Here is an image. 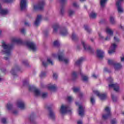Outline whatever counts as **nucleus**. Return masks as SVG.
<instances>
[{
    "label": "nucleus",
    "instance_id": "a211bd4d",
    "mask_svg": "<svg viewBox=\"0 0 124 124\" xmlns=\"http://www.w3.org/2000/svg\"><path fill=\"white\" fill-rule=\"evenodd\" d=\"M61 114H71L72 110L70 109H61L60 110Z\"/></svg>",
    "mask_w": 124,
    "mask_h": 124
},
{
    "label": "nucleus",
    "instance_id": "b1692460",
    "mask_svg": "<svg viewBox=\"0 0 124 124\" xmlns=\"http://www.w3.org/2000/svg\"><path fill=\"white\" fill-rule=\"evenodd\" d=\"M84 61H85V58H84L83 57H81L75 62V65H80V64L82 63V62H83Z\"/></svg>",
    "mask_w": 124,
    "mask_h": 124
},
{
    "label": "nucleus",
    "instance_id": "ddd939ff",
    "mask_svg": "<svg viewBox=\"0 0 124 124\" xmlns=\"http://www.w3.org/2000/svg\"><path fill=\"white\" fill-rule=\"evenodd\" d=\"M117 48V45L116 44H112L110 46L111 50L108 51V54L111 55V54H114L116 52V48Z\"/></svg>",
    "mask_w": 124,
    "mask_h": 124
},
{
    "label": "nucleus",
    "instance_id": "5701e85b",
    "mask_svg": "<svg viewBox=\"0 0 124 124\" xmlns=\"http://www.w3.org/2000/svg\"><path fill=\"white\" fill-rule=\"evenodd\" d=\"M17 105L20 109H25V103L22 102H17Z\"/></svg>",
    "mask_w": 124,
    "mask_h": 124
},
{
    "label": "nucleus",
    "instance_id": "6e6552de",
    "mask_svg": "<svg viewBox=\"0 0 124 124\" xmlns=\"http://www.w3.org/2000/svg\"><path fill=\"white\" fill-rule=\"evenodd\" d=\"M58 60L60 62H64L65 63H68V59L64 58V54L63 52H61L58 55Z\"/></svg>",
    "mask_w": 124,
    "mask_h": 124
},
{
    "label": "nucleus",
    "instance_id": "e433bc0d",
    "mask_svg": "<svg viewBox=\"0 0 124 124\" xmlns=\"http://www.w3.org/2000/svg\"><path fill=\"white\" fill-rule=\"evenodd\" d=\"M14 0H2L1 1L4 3H11Z\"/></svg>",
    "mask_w": 124,
    "mask_h": 124
},
{
    "label": "nucleus",
    "instance_id": "49530a36",
    "mask_svg": "<svg viewBox=\"0 0 124 124\" xmlns=\"http://www.w3.org/2000/svg\"><path fill=\"white\" fill-rule=\"evenodd\" d=\"M111 98H112V99L113 100V101H117V97H115L114 94H111Z\"/></svg>",
    "mask_w": 124,
    "mask_h": 124
},
{
    "label": "nucleus",
    "instance_id": "f704fd0d",
    "mask_svg": "<svg viewBox=\"0 0 124 124\" xmlns=\"http://www.w3.org/2000/svg\"><path fill=\"white\" fill-rule=\"evenodd\" d=\"M107 1V0H100V5L101 7H104L105 6V3Z\"/></svg>",
    "mask_w": 124,
    "mask_h": 124
},
{
    "label": "nucleus",
    "instance_id": "58836bf2",
    "mask_svg": "<svg viewBox=\"0 0 124 124\" xmlns=\"http://www.w3.org/2000/svg\"><path fill=\"white\" fill-rule=\"evenodd\" d=\"M90 102L92 105H94L95 104V100H94V98L91 97L90 98Z\"/></svg>",
    "mask_w": 124,
    "mask_h": 124
},
{
    "label": "nucleus",
    "instance_id": "393cba45",
    "mask_svg": "<svg viewBox=\"0 0 124 124\" xmlns=\"http://www.w3.org/2000/svg\"><path fill=\"white\" fill-rule=\"evenodd\" d=\"M79 73L81 75L83 81H88L89 78L87 76H84V75H83V73H82V72H81V70L79 71Z\"/></svg>",
    "mask_w": 124,
    "mask_h": 124
},
{
    "label": "nucleus",
    "instance_id": "c9c22d12",
    "mask_svg": "<svg viewBox=\"0 0 124 124\" xmlns=\"http://www.w3.org/2000/svg\"><path fill=\"white\" fill-rule=\"evenodd\" d=\"M110 22L111 24H112L114 25L116 23V21H115V18L112 16H110Z\"/></svg>",
    "mask_w": 124,
    "mask_h": 124
},
{
    "label": "nucleus",
    "instance_id": "423d86ee",
    "mask_svg": "<svg viewBox=\"0 0 124 124\" xmlns=\"http://www.w3.org/2000/svg\"><path fill=\"white\" fill-rule=\"evenodd\" d=\"M29 90L30 92H31L32 91H33L34 92V93L35 95V96H38L39 95H40V92L39 91V90L36 89V87H35V86H31L29 85Z\"/></svg>",
    "mask_w": 124,
    "mask_h": 124
},
{
    "label": "nucleus",
    "instance_id": "864d4df0",
    "mask_svg": "<svg viewBox=\"0 0 124 124\" xmlns=\"http://www.w3.org/2000/svg\"><path fill=\"white\" fill-rule=\"evenodd\" d=\"M67 100L69 102H71V100H72V97L71 96H68L67 97Z\"/></svg>",
    "mask_w": 124,
    "mask_h": 124
},
{
    "label": "nucleus",
    "instance_id": "bf43d9fd",
    "mask_svg": "<svg viewBox=\"0 0 124 124\" xmlns=\"http://www.w3.org/2000/svg\"><path fill=\"white\" fill-rule=\"evenodd\" d=\"M60 109H67V108L64 106H63V105H62Z\"/></svg>",
    "mask_w": 124,
    "mask_h": 124
},
{
    "label": "nucleus",
    "instance_id": "cd10ccee",
    "mask_svg": "<svg viewBox=\"0 0 124 124\" xmlns=\"http://www.w3.org/2000/svg\"><path fill=\"white\" fill-rule=\"evenodd\" d=\"M47 89L48 90H50V91H56L57 90V86H56V85H50L48 86L47 87Z\"/></svg>",
    "mask_w": 124,
    "mask_h": 124
},
{
    "label": "nucleus",
    "instance_id": "e2e57ef3",
    "mask_svg": "<svg viewBox=\"0 0 124 124\" xmlns=\"http://www.w3.org/2000/svg\"><path fill=\"white\" fill-rule=\"evenodd\" d=\"M99 34V37H100V38H101V39H103V37L102 36H101V34H100V33H98Z\"/></svg>",
    "mask_w": 124,
    "mask_h": 124
},
{
    "label": "nucleus",
    "instance_id": "7ed1b4c3",
    "mask_svg": "<svg viewBox=\"0 0 124 124\" xmlns=\"http://www.w3.org/2000/svg\"><path fill=\"white\" fill-rule=\"evenodd\" d=\"M108 63L109 65H113L115 70H119L122 68V64L120 63H116V62L113 60L108 59Z\"/></svg>",
    "mask_w": 124,
    "mask_h": 124
},
{
    "label": "nucleus",
    "instance_id": "c85d7f7f",
    "mask_svg": "<svg viewBox=\"0 0 124 124\" xmlns=\"http://www.w3.org/2000/svg\"><path fill=\"white\" fill-rule=\"evenodd\" d=\"M78 115L80 116V117H83L84 115H85V110L84 109H79L78 110Z\"/></svg>",
    "mask_w": 124,
    "mask_h": 124
},
{
    "label": "nucleus",
    "instance_id": "f03ea898",
    "mask_svg": "<svg viewBox=\"0 0 124 124\" xmlns=\"http://www.w3.org/2000/svg\"><path fill=\"white\" fill-rule=\"evenodd\" d=\"M1 46L3 49V50L2 51L3 54L8 56V57H4V59L5 61H8V60H9L10 55H11V51L12 50V49H13V45H6L4 42H2Z\"/></svg>",
    "mask_w": 124,
    "mask_h": 124
},
{
    "label": "nucleus",
    "instance_id": "2eb2a0df",
    "mask_svg": "<svg viewBox=\"0 0 124 124\" xmlns=\"http://www.w3.org/2000/svg\"><path fill=\"white\" fill-rule=\"evenodd\" d=\"M41 19H42V16H41V15H38L37 16V18H36V20L34 23L36 27H38V26H39Z\"/></svg>",
    "mask_w": 124,
    "mask_h": 124
},
{
    "label": "nucleus",
    "instance_id": "f8f14e48",
    "mask_svg": "<svg viewBox=\"0 0 124 124\" xmlns=\"http://www.w3.org/2000/svg\"><path fill=\"white\" fill-rule=\"evenodd\" d=\"M108 87L109 88H113L114 91L117 92H119V90H120L119 84L117 83L109 84Z\"/></svg>",
    "mask_w": 124,
    "mask_h": 124
},
{
    "label": "nucleus",
    "instance_id": "1a4fd4ad",
    "mask_svg": "<svg viewBox=\"0 0 124 124\" xmlns=\"http://www.w3.org/2000/svg\"><path fill=\"white\" fill-rule=\"evenodd\" d=\"M81 44L83 45L84 50L89 51L90 53H93V51L92 47H91L90 46L86 45L84 41L81 42Z\"/></svg>",
    "mask_w": 124,
    "mask_h": 124
},
{
    "label": "nucleus",
    "instance_id": "4468645a",
    "mask_svg": "<svg viewBox=\"0 0 124 124\" xmlns=\"http://www.w3.org/2000/svg\"><path fill=\"white\" fill-rule=\"evenodd\" d=\"M96 55L99 59H103V57H104V52L100 49H97Z\"/></svg>",
    "mask_w": 124,
    "mask_h": 124
},
{
    "label": "nucleus",
    "instance_id": "052dcab7",
    "mask_svg": "<svg viewBox=\"0 0 124 124\" xmlns=\"http://www.w3.org/2000/svg\"><path fill=\"white\" fill-rule=\"evenodd\" d=\"M105 40L107 41V40H110V36H107L106 38L105 39Z\"/></svg>",
    "mask_w": 124,
    "mask_h": 124
},
{
    "label": "nucleus",
    "instance_id": "9b49d317",
    "mask_svg": "<svg viewBox=\"0 0 124 124\" xmlns=\"http://www.w3.org/2000/svg\"><path fill=\"white\" fill-rule=\"evenodd\" d=\"M27 0H21L20 1V9L21 11L25 10L27 7Z\"/></svg>",
    "mask_w": 124,
    "mask_h": 124
},
{
    "label": "nucleus",
    "instance_id": "c03bdc74",
    "mask_svg": "<svg viewBox=\"0 0 124 124\" xmlns=\"http://www.w3.org/2000/svg\"><path fill=\"white\" fill-rule=\"evenodd\" d=\"M110 123L111 124H116L118 122L116 119H113L111 120Z\"/></svg>",
    "mask_w": 124,
    "mask_h": 124
},
{
    "label": "nucleus",
    "instance_id": "473e14b6",
    "mask_svg": "<svg viewBox=\"0 0 124 124\" xmlns=\"http://www.w3.org/2000/svg\"><path fill=\"white\" fill-rule=\"evenodd\" d=\"M77 75L78 74L76 72H73L72 73V77L73 78V80H75V79H77Z\"/></svg>",
    "mask_w": 124,
    "mask_h": 124
},
{
    "label": "nucleus",
    "instance_id": "9d476101",
    "mask_svg": "<svg viewBox=\"0 0 124 124\" xmlns=\"http://www.w3.org/2000/svg\"><path fill=\"white\" fill-rule=\"evenodd\" d=\"M19 70H20L19 66L18 65H16L14 67L12 68L11 73L13 75V76H17V74H16L15 71H19Z\"/></svg>",
    "mask_w": 124,
    "mask_h": 124
},
{
    "label": "nucleus",
    "instance_id": "13d9d810",
    "mask_svg": "<svg viewBox=\"0 0 124 124\" xmlns=\"http://www.w3.org/2000/svg\"><path fill=\"white\" fill-rule=\"evenodd\" d=\"M114 41H115V42H119V41H120V39L117 38L116 37H114Z\"/></svg>",
    "mask_w": 124,
    "mask_h": 124
},
{
    "label": "nucleus",
    "instance_id": "6e6d98bb",
    "mask_svg": "<svg viewBox=\"0 0 124 124\" xmlns=\"http://www.w3.org/2000/svg\"><path fill=\"white\" fill-rule=\"evenodd\" d=\"M73 6H74V7H78L79 6L77 4V2H74L73 3Z\"/></svg>",
    "mask_w": 124,
    "mask_h": 124
},
{
    "label": "nucleus",
    "instance_id": "4c0bfd02",
    "mask_svg": "<svg viewBox=\"0 0 124 124\" xmlns=\"http://www.w3.org/2000/svg\"><path fill=\"white\" fill-rule=\"evenodd\" d=\"M7 109H12L13 107V105L11 103H8L6 106Z\"/></svg>",
    "mask_w": 124,
    "mask_h": 124
},
{
    "label": "nucleus",
    "instance_id": "c756f323",
    "mask_svg": "<svg viewBox=\"0 0 124 124\" xmlns=\"http://www.w3.org/2000/svg\"><path fill=\"white\" fill-rule=\"evenodd\" d=\"M89 17L91 19H95L96 18V13L92 12L90 15Z\"/></svg>",
    "mask_w": 124,
    "mask_h": 124
},
{
    "label": "nucleus",
    "instance_id": "2f4dec72",
    "mask_svg": "<svg viewBox=\"0 0 124 124\" xmlns=\"http://www.w3.org/2000/svg\"><path fill=\"white\" fill-rule=\"evenodd\" d=\"M84 29L85 31H87V32L89 33H90V32L92 31V29H90L89 26L87 25H84Z\"/></svg>",
    "mask_w": 124,
    "mask_h": 124
},
{
    "label": "nucleus",
    "instance_id": "dca6fc26",
    "mask_svg": "<svg viewBox=\"0 0 124 124\" xmlns=\"http://www.w3.org/2000/svg\"><path fill=\"white\" fill-rule=\"evenodd\" d=\"M48 116L52 120H54V119L56 118L55 112L53 111V110L52 109L48 110Z\"/></svg>",
    "mask_w": 124,
    "mask_h": 124
},
{
    "label": "nucleus",
    "instance_id": "603ef678",
    "mask_svg": "<svg viewBox=\"0 0 124 124\" xmlns=\"http://www.w3.org/2000/svg\"><path fill=\"white\" fill-rule=\"evenodd\" d=\"M107 80L108 82H109V83H112V82H113V78H112L111 77H109L107 79Z\"/></svg>",
    "mask_w": 124,
    "mask_h": 124
},
{
    "label": "nucleus",
    "instance_id": "72a5a7b5",
    "mask_svg": "<svg viewBox=\"0 0 124 124\" xmlns=\"http://www.w3.org/2000/svg\"><path fill=\"white\" fill-rule=\"evenodd\" d=\"M9 111L13 112V114L15 115H17L19 113V110L16 109H9Z\"/></svg>",
    "mask_w": 124,
    "mask_h": 124
},
{
    "label": "nucleus",
    "instance_id": "4d7b16f0",
    "mask_svg": "<svg viewBox=\"0 0 124 124\" xmlns=\"http://www.w3.org/2000/svg\"><path fill=\"white\" fill-rule=\"evenodd\" d=\"M29 82L27 80H24L23 81V85L24 86H26V85H28Z\"/></svg>",
    "mask_w": 124,
    "mask_h": 124
},
{
    "label": "nucleus",
    "instance_id": "7c9ffc66",
    "mask_svg": "<svg viewBox=\"0 0 124 124\" xmlns=\"http://www.w3.org/2000/svg\"><path fill=\"white\" fill-rule=\"evenodd\" d=\"M1 122L3 124H7V123H8V120H7V118L6 117H2L1 118Z\"/></svg>",
    "mask_w": 124,
    "mask_h": 124
},
{
    "label": "nucleus",
    "instance_id": "aec40b11",
    "mask_svg": "<svg viewBox=\"0 0 124 124\" xmlns=\"http://www.w3.org/2000/svg\"><path fill=\"white\" fill-rule=\"evenodd\" d=\"M116 6H117L118 12L120 13H123L124 12V9L121 6V3L120 2H116Z\"/></svg>",
    "mask_w": 124,
    "mask_h": 124
},
{
    "label": "nucleus",
    "instance_id": "69168bd1",
    "mask_svg": "<svg viewBox=\"0 0 124 124\" xmlns=\"http://www.w3.org/2000/svg\"><path fill=\"white\" fill-rule=\"evenodd\" d=\"M105 109H110V107H109V106H106V107L105 108Z\"/></svg>",
    "mask_w": 124,
    "mask_h": 124
},
{
    "label": "nucleus",
    "instance_id": "0e129e2a",
    "mask_svg": "<svg viewBox=\"0 0 124 124\" xmlns=\"http://www.w3.org/2000/svg\"><path fill=\"white\" fill-rule=\"evenodd\" d=\"M92 77L95 79H96V78H97V77L94 74L92 75Z\"/></svg>",
    "mask_w": 124,
    "mask_h": 124
},
{
    "label": "nucleus",
    "instance_id": "774afa93",
    "mask_svg": "<svg viewBox=\"0 0 124 124\" xmlns=\"http://www.w3.org/2000/svg\"><path fill=\"white\" fill-rule=\"evenodd\" d=\"M121 62H124V57L121 58Z\"/></svg>",
    "mask_w": 124,
    "mask_h": 124
},
{
    "label": "nucleus",
    "instance_id": "412c9836",
    "mask_svg": "<svg viewBox=\"0 0 124 124\" xmlns=\"http://www.w3.org/2000/svg\"><path fill=\"white\" fill-rule=\"evenodd\" d=\"M52 28L53 29V32L56 33L57 32L58 30L60 29V25H59V24H55L53 25Z\"/></svg>",
    "mask_w": 124,
    "mask_h": 124
},
{
    "label": "nucleus",
    "instance_id": "6ab92c4d",
    "mask_svg": "<svg viewBox=\"0 0 124 124\" xmlns=\"http://www.w3.org/2000/svg\"><path fill=\"white\" fill-rule=\"evenodd\" d=\"M60 33L62 35V36H65V35H67V34H68L67 30H66V28H62L61 30Z\"/></svg>",
    "mask_w": 124,
    "mask_h": 124
},
{
    "label": "nucleus",
    "instance_id": "39448f33",
    "mask_svg": "<svg viewBox=\"0 0 124 124\" xmlns=\"http://www.w3.org/2000/svg\"><path fill=\"white\" fill-rule=\"evenodd\" d=\"M111 117V112L110 109H105L104 113L102 115V119L103 120H107Z\"/></svg>",
    "mask_w": 124,
    "mask_h": 124
},
{
    "label": "nucleus",
    "instance_id": "338daca9",
    "mask_svg": "<svg viewBox=\"0 0 124 124\" xmlns=\"http://www.w3.org/2000/svg\"><path fill=\"white\" fill-rule=\"evenodd\" d=\"M78 109H83V107L82 106H79Z\"/></svg>",
    "mask_w": 124,
    "mask_h": 124
},
{
    "label": "nucleus",
    "instance_id": "09e8293b",
    "mask_svg": "<svg viewBox=\"0 0 124 124\" xmlns=\"http://www.w3.org/2000/svg\"><path fill=\"white\" fill-rule=\"evenodd\" d=\"M47 62L51 64V65H54V63L53 62V61H51V59L50 58L47 59Z\"/></svg>",
    "mask_w": 124,
    "mask_h": 124
},
{
    "label": "nucleus",
    "instance_id": "0eeeda50",
    "mask_svg": "<svg viewBox=\"0 0 124 124\" xmlns=\"http://www.w3.org/2000/svg\"><path fill=\"white\" fill-rule=\"evenodd\" d=\"M93 93L95 94H96L97 96L100 98L101 100H104V99H106V97H107L106 94L100 93H99V91H98L97 90L93 91Z\"/></svg>",
    "mask_w": 124,
    "mask_h": 124
},
{
    "label": "nucleus",
    "instance_id": "bb28decb",
    "mask_svg": "<svg viewBox=\"0 0 124 124\" xmlns=\"http://www.w3.org/2000/svg\"><path fill=\"white\" fill-rule=\"evenodd\" d=\"M71 38L73 41H77L78 40V38L77 35H76V34L75 33L73 32L71 36Z\"/></svg>",
    "mask_w": 124,
    "mask_h": 124
},
{
    "label": "nucleus",
    "instance_id": "20e7f679",
    "mask_svg": "<svg viewBox=\"0 0 124 124\" xmlns=\"http://www.w3.org/2000/svg\"><path fill=\"white\" fill-rule=\"evenodd\" d=\"M44 5H45V1L42 0L39 2L38 5H34L33 8L34 10H40L41 11L44 9Z\"/></svg>",
    "mask_w": 124,
    "mask_h": 124
},
{
    "label": "nucleus",
    "instance_id": "79ce46f5",
    "mask_svg": "<svg viewBox=\"0 0 124 124\" xmlns=\"http://www.w3.org/2000/svg\"><path fill=\"white\" fill-rule=\"evenodd\" d=\"M23 64L25 65V66H29V62H28V61L25 60L22 62Z\"/></svg>",
    "mask_w": 124,
    "mask_h": 124
},
{
    "label": "nucleus",
    "instance_id": "4be33fe9",
    "mask_svg": "<svg viewBox=\"0 0 124 124\" xmlns=\"http://www.w3.org/2000/svg\"><path fill=\"white\" fill-rule=\"evenodd\" d=\"M8 13L7 10H3L1 9V5L0 3V14L2 15H5Z\"/></svg>",
    "mask_w": 124,
    "mask_h": 124
},
{
    "label": "nucleus",
    "instance_id": "a18cd8bd",
    "mask_svg": "<svg viewBox=\"0 0 124 124\" xmlns=\"http://www.w3.org/2000/svg\"><path fill=\"white\" fill-rule=\"evenodd\" d=\"M69 13V16H72L75 13L74 11L70 10L68 12Z\"/></svg>",
    "mask_w": 124,
    "mask_h": 124
},
{
    "label": "nucleus",
    "instance_id": "37998d69",
    "mask_svg": "<svg viewBox=\"0 0 124 124\" xmlns=\"http://www.w3.org/2000/svg\"><path fill=\"white\" fill-rule=\"evenodd\" d=\"M46 76V73L42 72L40 75V78H43V77H45Z\"/></svg>",
    "mask_w": 124,
    "mask_h": 124
},
{
    "label": "nucleus",
    "instance_id": "de8ad7c7",
    "mask_svg": "<svg viewBox=\"0 0 124 124\" xmlns=\"http://www.w3.org/2000/svg\"><path fill=\"white\" fill-rule=\"evenodd\" d=\"M42 64L44 67H47V66H48V63L47 62H43Z\"/></svg>",
    "mask_w": 124,
    "mask_h": 124
},
{
    "label": "nucleus",
    "instance_id": "f3484780",
    "mask_svg": "<svg viewBox=\"0 0 124 124\" xmlns=\"http://www.w3.org/2000/svg\"><path fill=\"white\" fill-rule=\"evenodd\" d=\"M61 3H62V7L61 9V14L63 15L64 13V9L63 8V5L66 3V0H61Z\"/></svg>",
    "mask_w": 124,
    "mask_h": 124
},
{
    "label": "nucleus",
    "instance_id": "3c124183",
    "mask_svg": "<svg viewBox=\"0 0 124 124\" xmlns=\"http://www.w3.org/2000/svg\"><path fill=\"white\" fill-rule=\"evenodd\" d=\"M53 78L55 79H58V74H57L56 73H53Z\"/></svg>",
    "mask_w": 124,
    "mask_h": 124
},
{
    "label": "nucleus",
    "instance_id": "a19ab883",
    "mask_svg": "<svg viewBox=\"0 0 124 124\" xmlns=\"http://www.w3.org/2000/svg\"><path fill=\"white\" fill-rule=\"evenodd\" d=\"M73 91L74 93H78V92L80 91V88L74 87V88H73Z\"/></svg>",
    "mask_w": 124,
    "mask_h": 124
},
{
    "label": "nucleus",
    "instance_id": "a878e982",
    "mask_svg": "<svg viewBox=\"0 0 124 124\" xmlns=\"http://www.w3.org/2000/svg\"><path fill=\"white\" fill-rule=\"evenodd\" d=\"M106 32L107 33H108V34H109L110 36H113L114 34V32H113V31L111 30L108 27L106 28Z\"/></svg>",
    "mask_w": 124,
    "mask_h": 124
},
{
    "label": "nucleus",
    "instance_id": "5fc2aeb1",
    "mask_svg": "<svg viewBox=\"0 0 124 124\" xmlns=\"http://www.w3.org/2000/svg\"><path fill=\"white\" fill-rule=\"evenodd\" d=\"M21 32L22 33V34H26V30L25 29H21Z\"/></svg>",
    "mask_w": 124,
    "mask_h": 124
},
{
    "label": "nucleus",
    "instance_id": "680f3d73",
    "mask_svg": "<svg viewBox=\"0 0 124 124\" xmlns=\"http://www.w3.org/2000/svg\"><path fill=\"white\" fill-rule=\"evenodd\" d=\"M78 124H83V122H82V120H78Z\"/></svg>",
    "mask_w": 124,
    "mask_h": 124
},
{
    "label": "nucleus",
    "instance_id": "f257e3e1",
    "mask_svg": "<svg viewBox=\"0 0 124 124\" xmlns=\"http://www.w3.org/2000/svg\"><path fill=\"white\" fill-rule=\"evenodd\" d=\"M12 43H16V44H20V45H26L30 50H32L33 52L36 51V46L35 44L32 42H24L21 39L13 38L12 39Z\"/></svg>",
    "mask_w": 124,
    "mask_h": 124
},
{
    "label": "nucleus",
    "instance_id": "8fccbe9b",
    "mask_svg": "<svg viewBox=\"0 0 124 124\" xmlns=\"http://www.w3.org/2000/svg\"><path fill=\"white\" fill-rule=\"evenodd\" d=\"M47 95H48V93H43L42 97H43V98H45V97H47Z\"/></svg>",
    "mask_w": 124,
    "mask_h": 124
},
{
    "label": "nucleus",
    "instance_id": "ea45409f",
    "mask_svg": "<svg viewBox=\"0 0 124 124\" xmlns=\"http://www.w3.org/2000/svg\"><path fill=\"white\" fill-rule=\"evenodd\" d=\"M53 46L55 47H59L60 46V43L58 41H55L53 43Z\"/></svg>",
    "mask_w": 124,
    "mask_h": 124
}]
</instances>
